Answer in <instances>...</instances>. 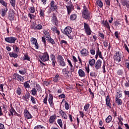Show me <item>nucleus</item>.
<instances>
[{"mask_svg": "<svg viewBox=\"0 0 129 129\" xmlns=\"http://www.w3.org/2000/svg\"><path fill=\"white\" fill-rule=\"evenodd\" d=\"M75 71V67L73 66H70V70L68 71L67 68L63 69L62 70V74L67 79H70L73 76V72Z\"/></svg>", "mask_w": 129, "mask_h": 129, "instance_id": "f257e3e1", "label": "nucleus"}, {"mask_svg": "<svg viewBox=\"0 0 129 129\" xmlns=\"http://www.w3.org/2000/svg\"><path fill=\"white\" fill-rule=\"evenodd\" d=\"M82 17L83 19L90 21L91 20V12L88 11L85 6L84 7V10L82 12Z\"/></svg>", "mask_w": 129, "mask_h": 129, "instance_id": "f03ea898", "label": "nucleus"}, {"mask_svg": "<svg viewBox=\"0 0 129 129\" xmlns=\"http://www.w3.org/2000/svg\"><path fill=\"white\" fill-rule=\"evenodd\" d=\"M54 11H56V12L58 11V6H57L55 1L52 0L49 3V9L48 11V13L51 14V13L54 12Z\"/></svg>", "mask_w": 129, "mask_h": 129, "instance_id": "7ed1b4c3", "label": "nucleus"}, {"mask_svg": "<svg viewBox=\"0 0 129 129\" xmlns=\"http://www.w3.org/2000/svg\"><path fill=\"white\" fill-rule=\"evenodd\" d=\"M62 33L66 36H68L70 39H72V36L71 35V33H72V28L70 26H67L65 28Z\"/></svg>", "mask_w": 129, "mask_h": 129, "instance_id": "20e7f679", "label": "nucleus"}, {"mask_svg": "<svg viewBox=\"0 0 129 129\" xmlns=\"http://www.w3.org/2000/svg\"><path fill=\"white\" fill-rule=\"evenodd\" d=\"M84 32L85 33H86L87 36H90V35H91L92 31H91L90 26H89V25L88 24L85 22L84 23Z\"/></svg>", "mask_w": 129, "mask_h": 129, "instance_id": "39448f33", "label": "nucleus"}, {"mask_svg": "<svg viewBox=\"0 0 129 129\" xmlns=\"http://www.w3.org/2000/svg\"><path fill=\"white\" fill-rule=\"evenodd\" d=\"M39 58L42 62H47L50 60V56H49V54L47 51L42 53V55H40Z\"/></svg>", "mask_w": 129, "mask_h": 129, "instance_id": "423d86ee", "label": "nucleus"}, {"mask_svg": "<svg viewBox=\"0 0 129 129\" xmlns=\"http://www.w3.org/2000/svg\"><path fill=\"white\" fill-rule=\"evenodd\" d=\"M17 40H18V38L13 36L6 37L5 38L6 42L10 43V44H15Z\"/></svg>", "mask_w": 129, "mask_h": 129, "instance_id": "0eeeda50", "label": "nucleus"}, {"mask_svg": "<svg viewBox=\"0 0 129 129\" xmlns=\"http://www.w3.org/2000/svg\"><path fill=\"white\" fill-rule=\"evenodd\" d=\"M114 59L116 62H120L122 59V55L119 51L116 52L114 56Z\"/></svg>", "mask_w": 129, "mask_h": 129, "instance_id": "6e6552de", "label": "nucleus"}, {"mask_svg": "<svg viewBox=\"0 0 129 129\" xmlns=\"http://www.w3.org/2000/svg\"><path fill=\"white\" fill-rule=\"evenodd\" d=\"M23 114L26 119H32V118L33 117L32 114H31L30 112H29V110L26 109H24Z\"/></svg>", "mask_w": 129, "mask_h": 129, "instance_id": "1a4fd4ad", "label": "nucleus"}, {"mask_svg": "<svg viewBox=\"0 0 129 129\" xmlns=\"http://www.w3.org/2000/svg\"><path fill=\"white\" fill-rule=\"evenodd\" d=\"M13 79L17 80L18 81H21V82H23L24 79V77H22V76L17 73H14L13 75Z\"/></svg>", "mask_w": 129, "mask_h": 129, "instance_id": "9d476101", "label": "nucleus"}, {"mask_svg": "<svg viewBox=\"0 0 129 129\" xmlns=\"http://www.w3.org/2000/svg\"><path fill=\"white\" fill-rule=\"evenodd\" d=\"M31 42L32 45H35V48L37 50L39 49V44H38V40L34 37L31 38Z\"/></svg>", "mask_w": 129, "mask_h": 129, "instance_id": "9b49d317", "label": "nucleus"}, {"mask_svg": "<svg viewBox=\"0 0 129 129\" xmlns=\"http://www.w3.org/2000/svg\"><path fill=\"white\" fill-rule=\"evenodd\" d=\"M70 3L71 5L70 6H66L68 12V15H69V16H70V14L72 12V10H74V6H73L71 1H70Z\"/></svg>", "mask_w": 129, "mask_h": 129, "instance_id": "f8f14e48", "label": "nucleus"}, {"mask_svg": "<svg viewBox=\"0 0 129 129\" xmlns=\"http://www.w3.org/2000/svg\"><path fill=\"white\" fill-rule=\"evenodd\" d=\"M52 21L54 26H56V27H57L58 26L59 21H58V18H57V16H56V14L55 13H53L52 14Z\"/></svg>", "mask_w": 129, "mask_h": 129, "instance_id": "ddd939ff", "label": "nucleus"}, {"mask_svg": "<svg viewBox=\"0 0 129 129\" xmlns=\"http://www.w3.org/2000/svg\"><path fill=\"white\" fill-rule=\"evenodd\" d=\"M102 64V61L100 59H98L95 63V68L96 71L99 70L101 68V64Z\"/></svg>", "mask_w": 129, "mask_h": 129, "instance_id": "4468645a", "label": "nucleus"}, {"mask_svg": "<svg viewBox=\"0 0 129 129\" xmlns=\"http://www.w3.org/2000/svg\"><path fill=\"white\" fill-rule=\"evenodd\" d=\"M81 54L83 57H86L89 55V51H88V49L86 48H83L82 51H80Z\"/></svg>", "mask_w": 129, "mask_h": 129, "instance_id": "2eb2a0df", "label": "nucleus"}, {"mask_svg": "<svg viewBox=\"0 0 129 129\" xmlns=\"http://www.w3.org/2000/svg\"><path fill=\"white\" fill-rule=\"evenodd\" d=\"M8 7H4L1 9L0 11V15H1L2 17H5L7 15V13H8Z\"/></svg>", "mask_w": 129, "mask_h": 129, "instance_id": "dca6fc26", "label": "nucleus"}, {"mask_svg": "<svg viewBox=\"0 0 129 129\" xmlns=\"http://www.w3.org/2000/svg\"><path fill=\"white\" fill-rule=\"evenodd\" d=\"M50 60L52 62V65L53 67H55L56 64V56L54 54H51L50 55Z\"/></svg>", "mask_w": 129, "mask_h": 129, "instance_id": "f3484780", "label": "nucleus"}, {"mask_svg": "<svg viewBox=\"0 0 129 129\" xmlns=\"http://www.w3.org/2000/svg\"><path fill=\"white\" fill-rule=\"evenodd\" d=\"M53 95H52V94H49L48 97V102L51 107H53V106H54V102H53Z\"/></svg>", "mask_w": 129, "mask_h": 129, "instance_id": "a211bd4d", "label": "nucleus"}, {"mask_svg": "<svg viewBox=\"0 0 129 129\" xmlns=\"http://www.w3.org/2000/svg\"><path fill=\"white\" fill-rule=\"evenodd\" d=\"M10 107H11V109L10 110V114L9 113V115L10 116H11V115H12V116H13V115H15V114L18 115V113H17L14 107H13L12 104L10 105Z\"/></svg>", "mask_w": 129, "mask_h": 129, "instance_id": "6ab92c4d", "label": "nucleus"}, {"mask_svg": "<svg viewBox=\"0 0 129 129\" xmlns=\"http://www.w3.org/2000/svg\"><path fill=\"white\" fill-rule=\"evenodd\" d=\"M106 104L107 106H108L110 108H111V103H110V97H109V95H108L106 97Z\"/></svg>", "mask_w": 129, "mask_h": 129, "instance_id": "aec40b11", "label": "nucleus"}, {"mask_svg": "<svg viewBox=\"0 0 129 129\" xmlns=\"http://www.w3.org/2000/svg\"><path fill=\"white\" fill-rule=\"evenodd\" d=\"M78 74L80 77H85V76H86V74L85 73V72H84V71H83V70L82 69L79 70Z\"/></svg>", "mask_w": 129, "mask_h": 129, "instance_id": "412c9836", "label": "nucleus"}, {"mask_svg": "<svg viewBox=\"0 0 129 129\" xmlns=\"http://www.w3.org/2000/svg\"><path fill=\"white\" fill-rule=\"evenodd\" d=\"M30 96H31L30 93L26 92L25 95L22 96V99L25 100V101H28V100L30 98Z\"/></svg>", "mask_w": 129, "mask_h": 129, "instance_id": "4be33fe9", "label": "nucleus"}, {"mask_svg": "<svg viewBox=\"0 0 129 129\" xmlns=\"http://www.w3.org/2000/svg\"><path fill=\"white\" fill-rule=\"evenodd\" d=\"M102 24H103L104 27L105 28H107L108 30H110V26H109V23L107 22V20H103L102 22Z\"/></svg>", "mask_w": 129, "mask_h": 129, "instance_id": "5701e85b", "label": "nucleus"}, {"mask_svg": "<svg viewBox=\"0 0 129 129\" xmlns=\"http://www.w3.org/2000/svg\"><path fill=\"white\" fill-rule=\"evenodd\" d=\"M31 28L33 29V30H42L43 29V26L41 24H38L36 26H32Z\"/></svg>", "mask_w": 129, "mask_h": 129, "instance_id": "b1692460", "label": "nucleus"}, {"mask_svg": "<svg viewBox=\"0 0 129 129\" xmlns=\"http://www.w3.org/2000/svg\"><path fill=\"white\" fill-rule=\"evenodd\" d=\"M56 118H57V117L55 115L51 116L49 119V123H54Z\"/></svg>", "mask_w": 129, "mask_h": 129, "instance_id": "393cba45", "label": "nucleus"}, {"mask_svg": "<svg viewBox=\"0 0 129 129\" xmlns=\"http://www.w3.org/2000/svg\"><path fill=\"white\" fill-rule=\"evenodd\" d=\"M122 5L123 7H126L127 9H129V1L127 0L122 1Z\"/></svg>", "mask_w": 129, "mask_h": 129, "instance_id": "a878e982", "label": "nucleus"}, {"mask_svg": "<svg viewBox=\"0 0 129 129\" xmlns=\"http://www.w3.org/2000/svg\"><path fill=\"white\" fill-rule=\"evenodd\" d=\"M46 41H47L48 43H50V44L52 45H55L56 44V42L54 41V39H53V38H51V36H49V37L47 38Z\"/></svg>", "mask_w": 129, "mask_h": 129, "instance_id": "bb28decb", "label": "nucleus"}, {"mask_svg": "<svg viewBox=\"0 0 129 129\" xmlns=\"http://www.w3.org/2000/svg\"><path fill=\"white\" fill-rule=\"evenodd\" d=\"M60 79V76H59L58 74H56L52 79V81L54 82L55 83H57L58 81H59V80Z\"/></svg>", "mask_w": 129, "mask_h": 129, "instance_id": "cd10ccee", "label": "nucleus"}, {"mask_svg": "<svg viewBox=\"0 0 129 129\" xmlns=\"http://www.w3.org/2000/svg\"><path fill=\"white\" fill-rule=\"evenodd\" d=\"M8 19L10 21H14L15 20V13H10L8 15Z\"/></svg>", "mask_w": 129, "mask_h": 129, "instance_id": "c85d7f7f", "label": "nucleus"}, {"mask_svg": "<svg viewBox=\"0 0 129 129\" xmlns=\"http://www.w3.org/2000/svg\"><path fill=\"white\" fill-rule=\"evenodd\" d=\"M96 54L99 56V58L103 60L104 59V57L102 56V53L101 51L99 50V47H98L97 50L96 51Z\"/></svg>", "mask_w": 129, "mask_h": 129, "instance_id": "c756f323", "label": "nucleus"}, {"mask_svg": "<svg viewBox=\"0 0 129 129\" xmlns=\"http://www.w3.org/2000/svg\"><path fill=\"white\" fill-rule=\"evenodd\" d=\"M115 103H117V105H121L122 104V100L118 97H115Z\"/></svg>", "mask_w": 129, "mask_h": 129, "instance_id": "7c9ffc66", "label": "nucleus"}, {"mask_svg": "<svg viewBox=\"0 0 129 129\" xmlns=\"http://www.w3.org/2000/svg\"><path fill=\"white\" fill-rule=\"evenodd\" d=\"M43 34H44L43 37H45L46 39H48L49 37H51L50 36V33H49V32H48V31L47 30H44Z\"/></svg>", "mask_w": 129, "mask_h": 129, "instance_id": "2f4dec72", "label": "nucleus"}, {"mask_svg": "<svg viewBox=\"0 0 129 129\" xmlns=\"http://www.w3.org/2000/svg\"><path fill=\"white\" fill-rule=\"evenodd\" d=\"M89 64L91 67H93L95 64V59L93 58L92 59H89Z\"/></svg>", "mask_w": 129, "mask_h": 129, "instance_id": "473e14b6", "label": "nucleus"}, {"mask_svg": "<svg viewBox=\"0 0 129 129\" xmlns=\"http://www.w3.org/2000/svg\"><path fill=\"white\" fill-rule=\"evenodd\" d=\"M30 81H31L30 80L27 81L23 83V85H24V87H25V88H28V89L30 88Z\"/></svg>", "mask_w": 129, "mask_h": 129, "instance_id": "72a5a7b5", "label": "nucleus"}, {"mask_svg": "<svg viewBox=\"0 0 129 129\" xmlns=\"http://www.w3.org/2000/svg\"><path fill=\"white\" fill-rule=\"evenodd\" d=\"M70 19L71 21H75V20L77 19V15H76V14H72L70 16Z\"/></svg>", "mask_w": 129, "mask_h": 129, "instance_id": "f704fd0d", "label": "nucleus"}, {"mask_svg": "<svg viewBox=\"0 0 129 129\" xmlns=\"http://www.w3.org/2000/svg\"><path fill=\"white\" fill-rule=\"evenodd\" d=\"M39 16H40V18H44L45 17V10L40 9L39 11Z\"/></svg>", "mask_w": 129, "mask_h": 129, "instance_id": "c9c22d12", "label": "nucleus"}, {"mask_svg": "<svg viewBox=\"0 0 129 129\" xmlns=\"http://www.w3.org/2000/svg\"><path fill=\"white\" fill-rule=\"evenodd\" d=\"M57 62H58V63H59L60 62H61L64 60V58L63 57V56L62 55H58L57 57Z\"/></svg>", "mask_w": 129, "mask_h": 129, "instance_id": "e433bc0d", "label": "nucleus"}, {"mask_svg": "<svg viewBox=\"0 0 129 129\" xmlns=\"http://www.w3.org/2000/svg\"><path fill=\"white\" fill-rule=\"evenodd\" d=\"M97 4L98 5V7L99 8H102L103 7V3L100 0H97Z\"/></svg>", "mask_w": 129, "mask_h": 129, "instance_id": "4c0bfd02", "label": "nucleus"}, {"mask_svg": "<svg viewBox=\"0 0 129 129\" xmlns=\"http://www.w3.org/2000/svg\"><path fill=\"white\" fill-rule=\"evenodd\" d=\"M34 129H46V127L43 125L38 124L34 127Z\"/></svg>", "mask_w": 129, "mask_h": 129, "instance_id": "58836bf2", "label": "nucleus"}, {"mask_svg": "<svg viewBox=\"0 0 129 129\" xmlns=\"http://www.w3.org/2000/svg\"><path fill=\"white\" fill-rule=\"evenodd\" d=\"M57 122L58 124H59V126L61 128H63V122H62V119H58Z\"/></svg>", "mask_w": 129, "mask_h": 129, "instance_id": "ea45409f", "label": "nucleus"}, {"mask_svg": "<svg viewBox=\"0 0 129 129\" xmlns=\"http://www.w3.org/2000/svg\"><path fill=\"white\" fill-rule=\"evenodd\" d=\"M58 64L59 66H61V67H65V66H66V62H65V60L64 59L63 60H62L61 61L58 62Z\"/></svg>", "mask_w": 129, "mask_h": 129, "instance_id": "a19ab883", "label": "nucleus"}, {"mask_svg": "<svg viewBox=\"0 0 129 129\" xmlns=\"http://www.w3.org/2000/svg\"><path fill=\"white\" fill-rule=\"evenodd\" d=\"M19 73L21 74V75H25L27 73V69H24L23 70H20Z\"/></svg>", "mask_w": 129, "mask_h": 129, "instance_id": "79ce46f5", "label": "nucleus"}, {"mask_svg": "<svg viewBox=\"0 0 129 129\" xmlns=\"http://www.w3.org/2000/svg\"><path fill=\"white\" fill-rule=\"evenodd\" d=\"M112 119V117H111V115H109L105 119L106 122H107V123H109V122L111 121Z\"/></svg>", "mask_w": 129, "mask_h": 129, "instance_id": "37998d69", "label": "nucleus"}, {"mask_svg": "<svg viewBox=\"0 0 129 129\" xmlns=\"http://www.w3.org/2000/svg\"><path fill=\"white\" fill-rule=\"evenodd\" d=\"M29 11L31 14H34V13L36 12V9H35V7H34V5H33V7L30 8Z\"/></svg>", "mask_w": 129, "mask_h": 129, "instance_id": "c03bdc74", "label": "nucleus"}, {"mask_svg": "<svg viewBox=\"0 0 129 129\" xmlns=\"http://www.w3.org/2000/svg\"><path fill=\"white\" fill-rule=\"evenodd\" d=\"M0 4H1V5H2V6L5 8H7L8 7V3H7V2H5L4 0H0Z\"/></svg>", "mask_w": 129, "mask_h": 129, "instance_id": "a18cd8bd", "label": "nucleus"}, {"mask_svg": "<svg viewBox=\"0 0 129 129\" xmlns=\"http://www.w3.org/2000/svg\"><path fill=\"white\" fill-rule=\"evenodd\" d=\"M16 93L18 94V95H22V89H21L20 87L17 88Z\"/></svg>", "mask_w": 129, "mask_h": 129, "instance_id": "49530a36", "label": "nucleus"}, {"mask_svg": "<svg viewBox=\"0 0 129 129\" xmlns=\"http://www.w3.org/2000/svg\"><path fill=\"white\" fill-rule=\"evenodd\" d=\"M89 107H90V104H89L88 103H86V104H85V105L84 107V110H85V111H87V110H88Z\"/></svg>", "mask_w": 129, "mask_h": 129, "instance_id": "de8ad7c7", "label": "nucleus"}, {"mask_svg": "<svg viewBox=\"0 0 129 129\" xmlns=\"http://www.w3.org/2000/svg\"><path fill=\"white\" fill-rule=\"evenodd\" d=\"M9 56H10V57H13V58H18V54L12 52L9 53Z\"/></svg>", "mask_w": 129, "mask_h": 129, "instance_id": "09e8293b", "label": "nucleus"}, {"mask_svg": "<svg viewBox=\"0 0 129 129\" xmlns=\"http://www.w3.org/2000/svg\"><path fill=\"white\" fill-rule=\"evenodd\" d=\"M10 3L13 8L16 7V0H10Z\"/></svg>", "mask_w": 129, "mask_h": 129, "instance_id": "8fccbe9b", "label": "nucleus"}, {"mask_svg": "<svg viewBox=\"0 0 129 129\" xmlns=\"http://www.w3.org/2000/svg\"><path fill=\"white\" fill-rule=\"evenodd\" d=\"M31 94L34 96L37 94V89L36 88H32V90H31Z\"/></svg>", "mask_w": 129, "mask_h": 129, "instance_id": "3c124183", "label": "nucleus"}, {"mask_svg": "<svg viewBox=\"0 0 129 129\" xmlns=\"http://www.w3.org/2000/svg\"><path fill=\"white\" fill-rule=\"evenodd\" d=\"M36 87L37 91H38V92H40V91H42V88H41V86H40L39 84H36Z\"/></svg>", "mask_w": 129, "mask_h": 129, "instance_id": "603ef678", "label": "nucleus"}, {"mask_svg": "<svg viewBox=\"0 0 129 129\" xmlns=\"http://www.w3.org/2000/svg\"><path fill=\"white\" fill-rule=\"evenodd\" d=\"M47 100H48V94H46L43 101V103H44V104H46V105H48V103L47 102Z\"/></svg>", "mask_w": 129, "mask_h": 129, "instance_id": "864d4df0", "label": "nucleus"}, {"mask_svg": "<svg viewBox=\"0 0 129 129\" xmlns=\"http://www.w3.org/2000/svg\"><path fill=\"white\" fill-rule=\"evenodd\" d=\"M68 43L67 42V41L61 40L60 41V45L61 47H63V45H68Z\"/></svg>", "mask_w": 129, "mask_h": 129, "instance_id": "5fc2aeb1", "label": "nucleus"}, {"mask_svg": "<svg viewBox=\"0 0 129 129\" xmlns=\"http://www.w3.org/2000/svg\"><path fill=\"white\" fill-rule=\"evenodd\" d=\"M24 60H27V61H31V58H30V56L28 55V54H26L24 55Z\"/></svg>", "mask_w": 129, "mask_h": 129, "instance_id": "6e6d98bb", "label": "nucleus"}, {"mask_svg": "<svg viewBox=\"0 0 129 129\" xmlns=\"http://www.w3.org/2000/svg\"><path fill=\"white\" fill-rule=\"evenodd\" d=\"M64 108L66 110H68L69 109V104L66 101H64Z\"/></svg>", "mask_w": 129, "mask_h": 129, "instance_id": "4d7b16f0", "label": "nucleus"}, {"mask_svg": "<svg viewBox=\"0 0 129 129\" xmlns=\"http://www.w3.org/2000/svg\"><path fill=\"white\" fill-rule=\"evenodd\" d=\"M90 75L91 77H94V78H95L96 77V73H95V72L91 71L90 72Z\"/></svg>", "mask_w": 129, "mask_h": 129, "instance_id": "13d9d810", "label": "nucleus"}, {"mask_svg": "<svg viewBox=\"0 0 129 129\" xmlns=\"http://www.w3.org/2000/svg\"><path fill=\"white\" fill-rule=\"evenodd\" d=\"M14 49H15L14 51L16 53H19L20 52V48L17 45L13 46Z\"/></svg>", "mask_w": 129, "mask_h": 129, "instance_id": "bf43d9fd", "label": "nucleus"}, {"mask_svg": "<svg viewBox=\"0 0 129 129\" xmlns=\"http://www.w3.org/2000/svg\"><path fill=\"white\" fill-rule=\"evenodd\" d=\"M85 70L86 72L88 73V74H89V72H90V69L89 68V64H88L87 67H85Z\"/></svg>", "mask_w": 129, "mask_h": 129, "instance_id": "052dcab7", "label": "nucleus"}, {"mask_svg": "<svg viewBox=\"0 0 129 129\" xmlns=\"http://www.w3.org/2000/svg\"><path fill=\"white\" fill-rule=\"evenodd\" d=\"M103 44L105 48L108 47V45H109V43H108V41L107 40H105V41H104Z\"/></svg>", "mask_w": 129, "mask_h": 129, "instance_id": "680f3d73", "label": "nucleus"}, {"mask_svg": "<svg viewBox=\"0 0 129 129\" xmlns=\"http://www.w3.org/2000/svg\"><path fill=\"white\" fill-rule=\"evenodd\" d=\"M61 115L62 117H63V118H64V119H67V118H68V116H67V114H66L65 112L63 113Z\"/></svg>", "mask_w": 129, "mask_h": 129, "instance_id": "e2e57ef3", "label": "nucleus"}, {"mask_svg": "<svg viewBox=\"0 0 129 129\" xmlns=\"http://www.w3.org/2000/svg\"><path fill=\"white\" fill-rule=\"evenodd\" d=\"M117 75L121 76L123 74V71L122 70H118L117 72Z\"/></svg>", "mask_w": 129, "mask_h": 129, "instance_id": "0e129e2a", "label": "nucleus"}, {"mask_svg": "<svg viewBox=\"0 0 129 129\" xmlns=\"http://www.w3.org/2000/svg\"><path fill=\"white\" fill-rule=\"evenodd\" d=\"M42 42L43 43L45 46H46V37L43 36L42 37Z\"/></svg>", "mask_w": 129, "mask_h": 129, "instance_id": "69168bd1", "label": "nucleus"}, {"mask_svg": "<svg viewBox=\"0 0 129 129\" xmlns=\"http://www.w3.org/2000/svg\"><path fill=\"white\" fill-rule=\"evenodd\" d=\"M28 17H29V18H30V20H33V19H34V18H35V15H34L31 13H29Z\"/></svg>", "mask_w": 129, "mask_h": 129, "instance_id": "338daca9", "label": "nucleus"}, {"mask_svg": "<svg viewBox=\"0 0 129 129\" xmlns=\"http://www.w3.org/2000/svg\"><path fill=\"white\" fill-rule=\"evenodd\" d=\"M99 36L100 37V38H101V39H102L103 40L104 39V34H103V33H101V32H99Z\"/></svg>", "mask_w": 129, "mask_h": 129, "instance_id": "774afa93", "label": "nucleus"}]
</instances>
